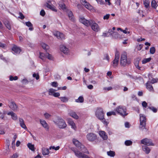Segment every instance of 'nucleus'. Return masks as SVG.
Segmentation results:
<instances>
[{
    "label": "nucleus",
    "instance_id": "obj_1",
    "mask_svg": "<svg viewBox=\"0 0 158 158\" xmlns=\"http://www.w3.org/2000/svg\"><path fill=\"white\" fill-rule=\"evenodd\" d=\"M80 21L87 27L90 26L91 29L95 32H98L100 28L98 25L92 19L87 20L83 17L80 18Z\"/></svg>",
    "mask_w": 158,
    "mask_h": 158
},
{
    "label": "nucleus",
    "instance_id": "obj_2",
    "mask_svg": "<svg viewBox=\"0 0 158 158\" xmlns=\"http://www.w3.org/2000/svg\"><path fill=\"white\" fill-rule=\"evenodd\" d=\"M73 142L75 145L82 152L87 154L89 153V151L87 150L84 146L78 140L75 139H73Z\"/></svg>",
    "mask_w": 158,
    "mask_h": 158
},
{
    "label": "nucleus",
    "instance_id": "obj_3",
    "mask_svg": "<svg viewBox=\"0 0 158 158\" xmlns=\"http://www.w3.org/2000/svg\"><path fill=\"white\" fill-rule=\"evenodd\" d=\"M104 113L102 109V108H98L96 112V115L97 118L100 120H101L102 123L107 125L108 124L107 122L106 121L104 118Z\"/></svg>",
    "mask_w": 158,
    "mask_h": 158
},
{
    "label": "nucleus",
    "instance_id": "obj_4",
    "mask_svg": "<svg viewBox=\"0 0 158 158\" xmlns=\"http://www.w3.org/2000/svg\"><path fill=\"white\" fill-rule=\"evenodd\" d=\"M54 123L61 128L65 127L67 126L65 122L61 118L56 117L53 120Z\"/></svg>",
    "mask_w": 158,
    "mask_h": 158
},
{
    "label": "nucleus",
    "instance_id": "obj_5",
    "mask_svg": "<svg viewBox=\"0 0 158 158\" xmlns=\"http://www.w3.org/2000/svg\"><path fill=\"white\" fill-rule=\"evenodd\" d=\"M131 63V61L129 59H127V53L126 52H123L121 55L120 59V64L121 65L125 66L127 64Z\"/></svg>",
    "mask_w": 158,
    "mask_h": 158
},
{
    "label": "nucleus",
    "instance_id": "obj_6",
    "mask_svg": "<svg viewBox=\"0 0 158 158\" xmlns=\"http://www.w3.org/2000/svg\"><path fill=\"white\" fill-rule=\"evenodd\" d=\"M140 125L139 128L142 130L146 129V118L145 116L143 114H139Z\"/></svg>",
    "mask_w": 158,
    "mask_h": 158
},
{
    "label": "nucleus",
    "instance_id": "obj_7",
    "mask_svg": "<svg viewBox=\"0 0 158 158\" xmlns=\"http://www.w3.org/2000/svg\"><path fill=\"white\" fill-rule=\"evenodd\" d=\"M71 149L75 153V156L79 158H90L87 155L84 154L82 152L75 150L74 148H72Z\"/></svg>",
    "mask_w": 158,
    "mask_h": 158
},
{
    "label": "nucleus",
    "instance_id": "obj_8",
    "mask_svg": "<svg viewBox=\"0 0 158 158\" xmlns=\"http://www.w3.org/2000/svg\"><path fill=\"white\" fill-rule=\"evenodd\" d=\"M115 111L123 116H125L127 114L126 113V109L123 108L121 106L117 107Z\"/></svg>",
    "mask_w": 158,
    "mask_h": 158
},
{
    "label": "nucleus",
    "instance_id": "obj_9",
    "mask_svg": "<svg viewBox=\"0 0 158 158\" xmlns=\"http://www.w3.org/2000/svg\"><path fill=\"white\" fill-rule=\"evenodd\" d=\"M119 58V52L116 50L115 54V58L113 61V66L114 67H116L117 66Z\"/></svg>",
    "mask_w": 158,
    "mask_h": 158
},
{
    "label": "nucleus",
    "instance_id": "obj_10",
    "mask_svg": "<svg viewBox=\"0 0 158 158\" xmlns=\"http://www.w3.org/2000/svg\"><path fill=\"white\" fill-rule=\"evenodd\" d=\"M141 143L147 146H154L151 139L147 138L141 140Z\"/></svg>",
    "mask_w": 158,
    "mask_h": 158
},
{
    "label": "nucleus",
    "instance_id": "obj_11",
    "mask_svg": "<svg viewBox=\"0 0 158 158\" xmlns=\"http://www.w3.org/2000/svg\"><path fill=\"white\" fill-rule=\"evenodd\" d=\"M8 106L10 108L14 111H16L18 109V106L14 101H9Z\"/></svg>",
    "mask_w": 158,
    "mask_h": 158
},
{
    "label": "nucleus",
    "instance_id": "obj_12",
    "mask_svg": "<svg viewBox=\"0 0 158 158\" xmlns=\"http://www.w3.org/2000/svg\"><path fill=\"white\" fill-rule=\"evenodd\" d=\"M86 137L88 140L89 141H93L96 139L97 136L95 134L92 133H90L87 135Z\"/></svg>",
    "mask_w": 158,
    "mask_h": 158
},
{
    "label": "nucleus",
    "instance_id": "obj_13",
    "mask_svg": "<svg viewBox=\"0 0 158 158\" xmlns=\"http://www.w3.org/2000/svg\"><path fill=\"white\" fill-rule=\"evenodd\" d=\"M53 35L59 39L62 40L64 39L65 36L64 35L58 31L54 32Z\"/></svg>",
    "mask_w": 158,
    "mask_h": 158
},
{
    "label": "nucleus",
    "instance_id": "obj_14",
    "mask_svg": "<svg viewBox=\"0 0 158 158\" xmlns=\"http://www.w3.org/2000/svg\"><path fill=\"white\" fill-rule=\"evenodd\" d=\"M81 2L86 8L89 10L92 9V6L85 0H80Z\"/></svg>",
    "mask_w": 158,
    "mask_h": 158
},
{
    "label": "nucleus",
    "instance_id": "obj_15",
    "mask_svg": "<svg viewBox=\"0 0 158 158\" xmlns=\"http://www.w3.org/2000/svg\"><path fill=\"white\" fill-rule=\"evenodd\" d=\"M60 50L62 52L65 54L68 53L69 51L68 49L63 45H60Z\"/></svg>",
    "mask_w": 158,
    "mask_h": 158
},
{
    "label": "nucleus",
    "instance_id": "obj_16",
    "mask_svg": "<svg viewBox=\"0 0 158 158\" xmlns=\"http://www.w3.org/2000/svg\"><path fill=\"white\" fill-rule=\"evenodd\" d=\"M12 49L15 53L19 54L21 51L20 48L16 45L13 46Z\"/></svg>",
    "mask_w": 158,
    "mask_h": 158
},
{
    "label": "nucleus",
    "instance_id": "obj_17",
    "mask_svg": "<svg viewBox=\"0 0 158 158\" xmlns=\"http://www.w3.org/2000/svg\"><path fill=\"white\" fill-rule=\"evenodd\" d=\"M19 123L20 126L24 129H27V128L25 124L24 121L22 118H19Z\"/></svg>",
    "mask_w": 158,
    "mask_h": 158
},
{
    "label": "nucleus",
    "instance_id": "obj_18",
    "mask_svg": "<svg viewBox=\"0 0 158 158\" xmlns=\"http://www.w3.org/2000/svg\"><path fill=\"white\" fill-rule=\"evenodd\" d=\"M99 134L101 137L104 140H106L107 139V136L105 131H100Z\"/></svg>",
    "mask_w": 158,
    "mask_h": 158
},
{
    "label": "nucleus",
    "instance_id": "obj_19",
    "mask_svg": "<svg viewBox=\"0 0 158 158\" xmlns=\"http://www.w3.org/2000/svg\"><path fill=\"white\" fill-rule=\"evenodd\" d=\"M40 122L43 127L45 128L47 130L49 129L48 125L45 120L40 119Z\"/></svg>",
    "mask_w": 158,
    "mask_h": 158
},
{
    "label": "nucleus",
    "instance_id": "obj_20",
    "mask_svg": "<svg viewBox=\"0 0 158 158\" xmlns=\"http://www.w3.org/2000/svg\"><path fill=\"white\" fill-rule=\"evenodd\" d=\"M42 152L43 155H46L49 154V151L48 149L43 147L42 148Z\"/></svg>",
    "mask_w": 158,
    "mask_h": 158
},
{
    "label": "nucleus",
    "instance_id": "obj_21",
    "mask_svg": "<svg viewBox=\"0 0 158 158\" xmlns=\"http://www.w3.org/2000/svg\"><path fill=\"white\" fill-rule=\"evenodd\" d=\"M66 11L69 19L72 21H73V15L72 11L69 10H67Z\"/></svg>",
    "mask_w": 158,
    "mask_h": 158
},
{
    "label": "nucleus",
    "instance_id": "obj_22",
    "mask_svg": "<svg viewBox=\"0 0 158 158\" xmlns=\"http://www.w3.org/2000/svg\"><path fill=\"white\" fill-rule=\"evenodd\" d=\"M69 114L70 116L76 119H77L78 118V116L74 112L72 111H70L69 113Z\"/></svg>",
    "mask_w": 158,
    "mask_h": 158
},
{
    "label": "nucleus",
    "instance_id": "obj_23",
    "mask_svg": "<svg viewBox=\"0 0 158 158\" xmlns=\"http://www.w3.org/2000/svg\"><path fill=\"white\" fill-rule=\"evenodd\" d=\"M142 148L143 150L147 154H148L150 151V149L149 148L146 146H143Z\"/></svg>",
    "mask_w": 158,
    "mask_h": 158
},
{
    "label": "nucleus",
    "instance_id": "obj_24",
    "mask_svg": "<svg viewBox=\"0 0 158 158\" xmlns=\"http://www.w3.org/2000/svg\"><path fill=\"white\" fill-rule=\"evenodd\" d=\"M150 83L149 81H148L146 84V87L147 89H148L150 91H153V87L150 84Z\"/></svg>",
    "mask_w": 158,
    "mask_h": 158
},
{
    "label": "nucleus",
    "instance_id": "obj_25",
    "mask_svg": "<svg viewBox=\"0 0 158 158\" xmlns=\"http://www.w3.org/2000/svg\"><path fill=\"white\" fill-rule=\"evenodd\" d=\"M27 146L32 151H35V148L34 145L32 144L31 143H28L27 144Z\"/></svg>",
    "mask_w": 158,
    "mask_h": 158
},
{
    "label": "nucleus",
    "instance_id": "obj_26",
    "mask_svg": "<svg viewBox=\"0 0 158 158\" xmlns=\"http://www.w3.org/2000/svg\"><path fill=\"white\" fill-rule=\"evenodd\" d=\"M4 23L6 27L9 30H10L11 29L10 24L9 21L7 20L5 21L4 22Z\"/></svg>",
    "mask_w": 158,
    "mask_h": 158
},
{
    "label": "nucleus",
    "instance_id": "obj_27",
    "mask_svg": "<svg viewBox=\"0 0 158 158\" xmlns=\"http://www.w3.org/2000/svg\"><path fill=\"white\" fill-rule=\"evenodd\" d=\"M26 25L29 27V29L30 31H32L33 30V28L32 27L33 25L29 21L26 22L25 23Z\"/></svg>",
    "mask_w": 158,
    "mask_h": 158
},
{
    "label": "nucleus",
    "instance_id": "obj_28",
    "mask_svg": "<svg viewBox=\"0 0 158 158\" xmlns=\"http://www.w3.org/2000/svg\"><path fill=\"white\" fill-rule=\"evenodd\" d=\"M143 4L146 8H148L150 4V1L149 0H144L143 1Z\"/></svg>",
    "mask_w": 158,
    "mask_h": 158
},
{
    "label": "nucleus",
    "instance_id": "obj_29",
    "mask_svg": "<svg viewBox=\"0 0 158 158\" xmlns=\"http://www.w3.org/2000/svg\"><path fill=\"white\" fill-rule=\"evenodd\" d=\"M68 123L71 126L72 128L74 129L75 128V124L73 120L70 119H69L68 121Z\"/></svg>",
    "mask_w": 158,
    "mask_h": 158
},
{
    "label": "nucleus",
    "instance_id": "obj_30",
    "mask_svg": "<svg viewBox=\"0 0 158 158\" xmlns=\"http://www.w3.org/2000/svg\"><path fill=\"white\" fill-rule=\"evenodd\" d=\"M61 101L63 102H67L69 100V98L65 97H62L59 98Z\"/></svg>",
    "mask_w": 158,
    "mask_h": 158
},
{
    "label": "nucleus",
    "instance_id": "obj_31",
    "mask_svg": "<svg viewBox=\"0 0 158 158\" xmlns=\"http://www.w3.org/2000/svg\"><path fill=\"white\" fill-rule=\"evenodd\" d=\"M107 154L110 157H114L115 155V152L112 151H110L107 152Z\"/></svg>",
    "mask_w": 158,
    "mask_h": 158
},
{
    "label": "nucleus",
    "instance_id": "obj_32",
    "mask_svg": "<svg viewBox=\"0 0 158 158\" xmlns=\"http://www.w3.org/2000/svg\"><path fill=\"white\" fill-rule=\"evenodd\" d=\"M151 6L153 8L156 9V8L157 5L156 1L153 0L151 2Z\"/></svg>",
    "mask_w": 158,
    "mask_h": 158
},
{
    "label": "nucleus",
    "instance_id": "obj_33",
    "mask_svg": "<svg viewBox=\"0 0 158 158\" xmlns=\"http://www.w3.org/2000/svg\"><path fill=\"white\" fill-rule=\"evenodd\" d=\"M41 45L42 48L46 51L49 48V46L44 43H43L41 44Z\"/></svg>",
    "mask_w": 158,
    "mask_h": 158
},
{
    "label": "nucleus",
    "instance_id": "obj_34",
    "mask_svg": "<svg viewBox=\"0 0 158 158\" xmlns=\"http://www.w3.org/2000/svg\"><path fill=\"white\" fill-rule=\"evenodd\" d=\"M44 116L45 118L48 119H49L52 116V115L51 114L47 113H45L44 114Z\"/></svg>",
    "mask_w": 158,
    "mask_h": 158
},
{
    "label": "nucleus",
    "instance_id": "obj_35",
    "mask_svg": "<svg viewBox=\"0 0 158 158\" xmlns=\"http://www.w3.org/2000/svg\"><path fill=\"white\" fill-rule=\"evenodd\" d=\"M40 59H41L45 61V54H44V53H40Z\"/></svg>",
    "mask_w": 158,
    "mask_h": 158
},
{
    "label": "nucleus",
    "instance_id": "obj_36",
    "mask_svg": "<svg viewBox=\"0 0 158 158\" xmlns=\"http://www.w3.org/2000/svg\"><path fill=\"white\" fill-rule=\"evenodd\" d=\"M112 37L114 38L117 39L118 38L119 36V35L117 32H113V34L111 35Z\"/></svg>",
    "mask_w": 158,
    "mask_h": 158
},
{
    "label": "nucleus",
    "instance_id": "obj_37",
    "mask_svg": "<svg viewBox=\"0 0 158 158\" xmlns=\"http://www.w3.org/2000/svg\"><path fill=\"white\" fill-rule=\"evenodd\" d=\"M56 91V90H55L52 88H50L49 90L48 94L49 95H53V93H54Z\"/></svg>",
    "mask_w": 158,
    "mask_h": 158
},
{
    "label": "nucleus",
    "instance_id": "obj_38",
    "mask_svg": "<svg viewBox=\"0 0 158 158\" xmlns=\"http://www.w3.org/2000/svg\"><path fill=\"white\" fill-rule=\"evenodd\" d=\"M46 6L47 7L51 9L53 11L56 12L57 11V10L54 8V7L53 6H51V5L48 3L47 5Z\"/></svg>",
    "mask_w": 158,
    "mask_h": 158
},
{
    "label": "nucleus",
    "instance_id": "obj_39",
    "mask_svg": "<svg viewBox=\"0 0 158 158\" xmlns=\"http://www.w3.org/2000/svg\"><path fill=\"white\" fill-rule=\"evenodd\" d=\"M45 57L50 60H52L53 58L52 56L48 52L45 53Z\"/></svg>",
    "mask_w": 158,
    "mask_h": 158
},
{
    "label": "nucleus",
    "instance_id": "obj_40",
    "mask_svg": "<svg viewBox=\"0 0 158 158\" xmlns=\"http://www.w3.org/2000/svg\"><path fill=\"white\" fill-rule=\"evenodd\" d=\"M132 143V142L130 140H127L125 142V145L127 146L131 145Z\"/></svg>",
    "mask_w": 158,
    "mask_h": 158
},
{
    "label": "nucleus",
    "instance_id": "obj_41",
    "mask_svg": "<svg viewBox=\"0 0 158 158\" xmlns=\"http://www.w3.org/2000/svg\"><path fill=\"white\" fill-rule=\"evenodd\" d=\"M151 58L144 59L142 61V63L143 64H145L147 62H149L151 60Z\"/></svg>",
    "mask_w": 158,
    "mask_h": 158
},
{
    "label": "nucleus",
    "instance_id": "obj_42",
    "mask_svg": "<svg viewBox=\"0 0 158 158\" xmlns=\"http://www.w3.org/2000/svg\"><path fill=\"white\" fill-rule=\"evenodd\" d=\"M83 97L81 96L79 97L78 99H77L76 100V102H83Z\"/></svg>",
    "mask_w": 158,
    "mask_h": 158
},
{
    "label": "nucleus",
    "instance_id": "obj_43",
    "mask_svg": "<svg viewBox=\"0 0 158 158\" xmlns=\"http://www.w3.org/2000/svg\"><path fill=\"white\" fill-rule=\"evenodd\" d=\"M10 81H12L13 80H16L18 79V77L17 76H15L13 77L12 76H10Z\"/></svg>",
    "mask_w": 158,
    "mask_h": 158
},
{
    "label": "nucleus",
    "instance_id": "obj_44",
    "mask_svg": "<svg viewBox=\"0 0 158 158\" xmlns=\"http://www.w3.org/2000/svg\"><path fill=\"white\" fill-rule=\"evenodd\" d=\"M156 50L155 47H152L150 48V52L151 54H154Z\"/></svg>",
    "mask_w": 158,
    "mask_h": 158
},
{
    "label": "nucleus",
    "instance_id": "obj_45",
    "mask_svg": "<svg viewBox=\"0 0 158 158\" xmlns=\"http://www.w3.org/2000/svg\"><path fill=\"white\" fill-rule=\"evenodd\" d=\"M139 61L138 59L136 60L135 62V64L136 67L138 69H140V67L139 66Z\"/></svg>",
    "mask_w": 158,
    "mask_h": 158
},
{
    "label": "nucleus",
    "instance_id": "obj_46",
    "mask_svg": "<svg viewBox=\"0 0 158 158\" xmlns=\"http://www.w3.org/2000/svg\"><path fill=\"white\" fill-rule=\"evenodd\" d=\"M148 108L152 110L155 113L157 111V109L153 106L149 107H148Z\"/></svg>",
    "mask_w": 158,
    "mask_h": 158
},
{
    "label": "nucleus",
    "instance_id": "obj_47",
    "mask_svg": "<svg viewBox=\"0 0 158 158\" xmlns=\"http://www.w3.org/2000/svg\"><path fill=\"white\" fill-rule=\"evenodd\" d=\"M11 117H12V119L14 120H16L18 118L17 116V115L16 114H15V113H14L13 114H12V115L11 116Z\"/></svg>",
    "mask_w": 158,
    "mask_h": 158
},
{
    "label": "nucleus",
    "instance_id": "obj_48",
    "mask_svg": "<svg viewBox=\"0 0 158 158\" xmlns=\"http://www.w3.org/2000/svg\"><path fill=\"white\" fill-rule=\"evenodd\" d=\"M59 6L63 10H66V7L64 4H60Z\"/></svg>",
    "mask_w": 158,
    "mask_h": 158
},
{
    "label": "nucleus",
    "instance_id": "obj_49",
    "mask_svg": "<svg viewBox=\"0 0 158 158\" xmlns=\"http://www.w3.org/2000/svg\"><path fill=\"white\" fill-rule=\"evenodd\" d=\"M60 148L59 146H57L56 147H55L54 146H51L49 148V149L51 150V149H55V150H59Z\"/></svg>",
    "mask_w": 158,
    "mask_h": 158
},
{
    "label": "nucleus",
    "instance_id": "obj_50",
    "mask_svg": "<svg viewBox=\"0 0 158 158\" xmlns=\"http://www.w3.org/2000/svg\"><path fill=\"white\" fill-rule=\"evenodd\" d=\"M33 77H35L36 80H38L39 78V76L38 74H36L35 73L33 74Z\"/></svg>",
    "mask_w": 158,
    "mask_h": 158
},
{
    "label": "nucleus",
    "instance_id": "obj_51",
    "mask_svg": "<svg viewBox=\"0 0 158 158\" xmlns=\"http://www.w3.org/2000/svg\"><path fill=\"white\" fill-rule=\"evenodd\" d=\"M103 59V60H106L108 62L109 60V57L108 55L107 54H105Z\"/></svg>",
    "mask_w": 158,
    "mask_h": 158
},
{
    "label": "nucleus",
    "instance_id": "obj_52",
    "mask_svg": "<svg viewBox=\"0 0 158 158\" xmlns=\"http://www.w3.org/2000/svg\"><path fill=\"white\" fill-rule=\"evenodd\" d=\"M107 115L108 116H110L112 115H115V113L114 111L109 112L107 113Z\"/></svg>",
    "mask_w": 158,
    "mask_h": 158
},
{
    "label": "nucleus",
    "instance_id": "obj_53",
    "mask_svg": "<svg viewBox=\"0 0 158 158\" xmlns=\"http://www.w3.org/2000/svg\"><path fill=\"white\" fill-rule=\"evenodd\" d=\"M19 18L21 19H23L24 18V16L21 12H20L19 13Z\"/></svg>",
    "mask_w": 158,
    "mask_h": 158
},
{
    "label": "nucleus",
    "instance_id": "obj_54",
    "mask_svg": "<svg viewBox=\"0 0 158 158\" xmlns=\"http://www.w3.org/2000/svg\"><path fill=\"white\" fill-rule=\"evenodd\" d=\"M110 15L109 14H106L103 17V19L104 20L108 19L110 17Z\"/></svg>",
    "mask_w": 158,
    "mask_h": 158
},
{
    "label": "nucleus",
    "instance_id": "obj_55",
    "mask_svg": "<svg viewBox=\"0 0 158 158\" xmlns=\"http://www.w3.org/2000/svg\"><path fill=\"white\" fill-rule=\"evenodd\" d=\"M142 106L143 107L146 108L147 106V103L145 101H143L142 103Z\"/></svg>",
    "mask_w": 158,
    "mask_h": 158
},
{
    "label": "nucleus",
    "instance_id": "obj_56",
    "mask_svg": "<svg viewBox=\"0 0 158 158\" xmlns=\"http://www.w3.org/2000/svg\"><path fill=\"white\" fill-rule=\"evenodd\" d=\"M45 15V12L44 10H42L40 12V15L44 16Z\"/></svg>",
    "mask_w": 158,
    "mask_h": 158
},
{
    "label": "nucleus",
    "instance_id": "obj_57",
    "mask_svg": "<svg viewBox=\"0 0 158 158\" xmlns=\"http://www.w3.org/2000/svg\"><path fill=\"white\" fill-rule=\"evenodd\" d=\"M60 95V94L59 93H55V92L54 93H53V96H54L55 97H58Z\"/></svg>",
    "mask_w": 158,
    "mask_h": 158
},
{
    "label": "nucleus",
    "instance_id": "obj_58",
    "mask_svg": "<svg viewBox=\"0 0 158 158\" xmlns=\"http://www.w3.org/2000/svg\"><path fill=\"white\" fill-rule=\"evenodd\" d=\"M52 85L53 87H57L58 85L57 83L56 82H53L52 83Z\"/></svg>",
    "mask_w": 158,
    "mask_h": 158
},
{
    "label": "nucleus",
    "instance_id": "obj_59",
    "mask_svg": "<svg viewBox=\"0 0 158 158\" xmlns=\"http://www.w3.org/2000/svg\"><path fill=\"white\" fill-rule=\"evenodd\" d=\"M98 3H99L100 4H104V2L103 1H102V0H96Z\"/></svg>",
    "mask_w": 158,
    "mask_h": 158
},
{
    "label": "nucleus",
    "instance_id": "obj_60",
    "mask_svg": "<svg viewBox=\"0 0 158 158\" xmlns=\"http://www.w3.org/2000/svg\"><path fill=\"white\" fill-rule=\"evenodd\" d=\"M157 80L158 79H153L151 80V83L153 84L155 83L157 81Z\"/></svg>",
    "mask_w": 158,
    "mask_h": 158
},
{
    "label": "nucleus",
    "instance_id": "obj_61",
    "mask_svg": "<svg viewBox=\"0 0 158 158\" xmlns=\"http://www.w3.org/2000/svg\"><path fill=\"white\" fill-rule=\"evenodd\" d=\"M127 28H125V30H122L121 31L125 34H126L127 33L128 34H129L130 33V32L129 31L127 32Z\"/></svg>",
    "mask_w": 158,
    "mask_h": 158
},
{
    "label": "nucleus",
    "instance_id": "obj_62",
    "mask_svg": "<svg viewBox=\"0 0 158 158\" xmlns=\"http://www.w3.org/2000/svg\"><path fill=\"white\" fill-rule=\"evenodd\" d=\"M112 89V88L111 87H109L108 88L105 87L103 88L104 90H110Z\"/></svg>",
    "mask_w": 158,
    "mask_h": 158
},
{
    "label": "nucleus",
    "instance_id": "obj_63",
    "mask_svg": "<svg viewBox=\"0 0 158 158\" xmlns=\"http://www.w3.org/2000/svg\"><path fill=\"white\" fill-rule=\"evenodd\" d=\"M102 36L103 37H105L108 36H109V35H108V33L107 32V33H103L102 35Z\"/></svg>",
    "mask_w": 158,
    "mask_h": 158
},
{
    "label": "nucleus",
    "instance_id": "obj_64",
    "mask_svg": "<svg viewBox=\"0 0 158 158\" xmlns=\"http://www.w3.org/2000/svg\"><path fill=\"white\" fill-rule=\"evenodd\" d=\"M143 47V46L141 45L140 44L139 45L138 47H137V49L138 50H140Z\"/></svg>",
    "mask_w": 158,
    "mask_h": 158
}]
</instances>
